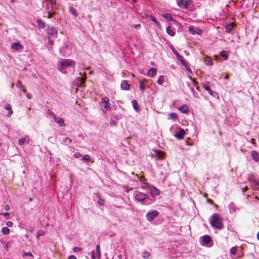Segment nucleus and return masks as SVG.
I'll return each instance as SVG.
<instances>
[{
  "label": "nucleus",
  "mask_w": 259,
  "mask_h": 259,
  "mask_svg": "<svg viewBox=\"0 0 259 259\" xmlns=\"http://www.w3.org/2000/svg\"><path fill=\"white\" fill-rule=\"evenodd\" d=\"M69 10L70 13L72 15H73V16H74L75 17L77 16V13L75 9V8H74L72 7H70L69 8Z\"/></svg>",
  "instance_id": "31"
},
{
  "label": "nucleus",
  "mask_w": 259,
  "mask_h": 259,
  "mask_svg": "<svg viewBox=\"0 0 259 259\" xmlns=\"http://www.w3.org/2000/svg\"><path fill=\"white\" fill-rule=\"evenodd\" d=\"M50 1V4L52 6V9H53L54 5L56 4V0H49Z\"/></svg>",
  "instance_id": "51"
},
{
  "label": "nucleus",
  "mask_w": 259,
  "mask_h": 259,
  "mask_svg": "<svg viewBox=\"0 0 259 259\" xmlns=\"http://www.w3.org/2000/svg\"><path fill=\"white\" fill-rule=\"evenodd\" d=\"M5 209L7 211H8L10 209V205H6L5 206Z\"/></svg>",
  "instance_id": "56"
},
{
  "label": "nucleus",
  "mask_w": 259,
  "mask_h": 259,
  "mask_svg": "<svg viewBox=\"0 0 259 259\" xmlns=\"http://www.w3.org/2000/svg\"><path fill=\"white\" fill-rule=\"evenodd\" d=\"M26 97H27V98H28L29 99H30L31 98V96L28 94H26Z\"/></svg>",
  "instance_id": "61"
},
{
  "label": "nucleus",
  "mask_w": 259,
  "mask_h": 259,
  "mask_svg": "<svg viewBox=\"0 0 259 259\" xmlns=\"http://www.w3.org/2000/svg\"><path fill=\"white\" fill-rule=\"evenodd\" d=\"M257 238L258 240H259V232L257 234Z\"/></svg>",
  "instance_id": "64"
},
{
  "label": "nucleus",
  "mask_w": 259,
  "mask_h": 259,
  "mask_svg": "<svg viewBox=\"0 0 259 259\" xmlns=\"http://www.w3.org/2000/svg\"><path fill=\"white\" fill-rule=\"evenodd\" d=\"M191 3V0H177L178 6L185 9H187Z\"/></svg>",
  "instance_id": "5"
},
{
  "label": "nucleus",
  "mask_w": 259,
  "mask_h": 259,
  "mask_svg": "<svg viewBox=\"0 0 259 259\" xmlns=\"http://www.w3.org/2000/svg\"><path fill=\"white\" fill-rule=\"evenodd\" d=\"M75 62L71 59H60L57 63L58 69L63 73L69 72L73 74L75 71Z\"/></svg>",
  "instance_id": "1"
},
{
  "label": "nucleus",
  "mask_w": 259,
  "mask_h": 259,
  "mask_svg": "<svg viewBox=\"0 0 259 259\" xmlns=\"http://www.w3.org/2000/svg\"><path fill=\"white\" fill-rule=\"evenodd\" d=\"M96 257L100 259L101 258V252H100V247L99 245H97L96 246Z\"/></svg>",
  "instance_id": "27"
},
{
  "label": "nucleus",
  "mask_w": 259,
  "mask_h": 259,
  "mask_svg": "<svg viewBox=\"0 0 259 259\" xmlns=\"http://www.w3.org/2000/svg\"><path fill=\"white\" fill-rule=\"evenodd\" d=\"M169 115L172 119L175 120L178 118L177 114L176 113H171Z\"/></svg>",
  "instance_id": "46"
},
{
  "label": "nucleus",
  "mask_w": 259,
  "mask_h": 259,
  "mask_svg": "<svg viewBox=\"0 0 259 259\" xmlns=\"http://www.w3.org/2000/svg\"><path fill=\"white\" fill-rule=\"evenodd\" d=\"M121 88L123 90H128L130 88V85L127 80H123L121 82Z\"/></svg>",
  "instance_id": "13"
},
{
  "label": "nucleus",
  "mask_w": 259,
  "mask_h": 259,
  "mask_svg": "<svg viewBox=\"0 0 259 259\" xmlns=\"http://www.w3.org/2000/svg\"><path fill=\"white\" fill-rule=\"evenodd\" d=\"M72 142L71 139L69 138H65L63 139L62 143L66 144L69 145Z\"/></svg>",
  "instance_id": "33"
},
{
  "label": "nucleus",
  "mask_w": 259,
  "mask_h": 259,
  "mask_svg": "<svg viewBox=\"0 0 259 259\" xmlns=\"http://www.w3.org/2000/svg\"><path fill=\"white\" fill-rule=\"evenodd\" d=\"M184 65H182L185 67V69L187 72V74L190 76V78L192 80V78L191 77V75L192 74V72L190 68V67L187 65V63L185 62Z\"/></svg>",
  "instance_id": "23"
},
{
  "label": "nucleus",
  "mask_w": 259,
  "mask_h": 259,
  "mask_svg": "<svg viewBox=\"0 0 259 259\" xmlns=\"http://www.w3.org/2000/svg\"><path fill=\"white\" fill-rule=\"evenodd\" d=\"M68 259H76V258L74 255H71L68 257Z\"/></svg>",
  "instance_id": "57"
},
{
  "label": "nucleus",
  "mask_w": 259,
  "mask_h": 259,
  "mask_svg": "<svg viewBox=\"0 0 259 259\" xmlns=\"http://www.w3.org/2000/svg\"><path fill=\"white\" fill-rule=\"evenodd\" d=\"M228 208L231 213H234L236 212L237 209H238L236 205L233 202H231L229 205Z\"/></svg>",
  "instance_id": "12"
},
{
  "label": "nucleus",
  "mask_w": 259,
  "mask_h": 259,
  "mask_svg": "<svg viewBox=\"0 0 259 259\" xmlns=\"http://www.w3.org/2000/svg\"><path fill=\"white\" fill-rule=\"evenodd\" d=\"M196 33L198 35H201L203 32L202 30L200 29L199 28H196Z\"/></svg>",
  "instance_id": "48"
},
{
  "label": "nucleus",
  "mask_w": 259,
  "mask_h": 259,
  "mask_svg": "<svg viewBox=\"0 0 259 259\" xmlns=\"http://www.w3.org/2000/svg\"><path fill=\"white\" fill-rule=\"evenodd\" d=\"M73 251L74 252H78L81 251V248L78 247H74L73 248Z\"/></svg>",
  "instance_id": "47"
},
{
  "label": "nucleus",
  "mask_w": 259,
  "mask_h": 259,
  "mask_svg": "<svg viewBox=\"0 0 259 259\" xmlns=\"http://www.w3.org/2000/svg\"><path fill=\"white\" fill-rule=\"evenodd\" d=\"M82 156V154L79 152H75L74 154V157L75 158H78Z\"/></svg>",
  "instance_id": "50"
},
{
  "label": "nucleus",
  "mask_w": 259,
  "mask_h": 259,
  "mask_svg": "<svg viewBox=\"0 0 259 259\" xmlns=\"http://www.w3.org/2000/svg\"><path fill=\"white\" fill-rule=\"evenodd\" d=\"M100 105L102 106V111L104 113H106L108 111L111 110V107L109 106V100L107 97H104L101 99Z\"/></svg>",
  "instance_id": "4"
},
{
  "label": "nucleus",
  "mask_w": 259,
  "mask_h": 259,
  "mask_svg": "<svg viewBox=\"0 0 259 259\" xmlns=\"http://www.w3.org/2000/svg\"><path fill=\"white\" fill-rule=\"evenodd\" d=\"M47 114L49 115L52 116L53 118H56V115L54 114V113L50 109H48L47 110Z\"/></svg>",
  "instance_id": "44"
},
{
  "label": "nucleus",
  "mask_w": 259,
  "mask_h": 259,
  "mask_svg": "<svg viewBox=\"0 0 259 259\" xmlns=\"http://www.w3.org/2000/svg\"><path fill=\"white\" fill-rule=\"evenodd\" d=\"M179 110L182 113L186 114L188 112L189 108L186 104H184L180 108Z\"/></svg>",
  "instance_id": "22"
},
{
  "label": "nucleus",
  "mask_w": 259,
  "mask_h": 259,
  "mask_svg": "<svg viewBox=\"0 0 259 259\" xmlns=\"http://www.w3.org/2000/svg\"><path fill=\"white\" fill-rule=\"evenodd\" d=\"M150 18L152 21L155 23L157 26H160V23L156 20V19L153 16H150Z\"/></svg>",
  "instance_id": "43"
},
{
  "label": "nucleus",
  "mask_w": 259,
  "mask_h": 259,
  "mask_svg": "<svg viewBox=\"0 0 259 259\" xmlns=\"http://www.w3.org/2000/svg\"><path fill=\"white\" fill-rule=\"evenodd\" d=\"M185 134L186 133L184 130L180 128L179 131L175 134V136L179 139H183L184 138Z\"/></svg>",
  "instance_id": "10"
},
{
  "label": "nucleus",
  "mask_w": 259,
  "mask_h": 259,
  "mask_svg": "<svg viewBox=\"0 0 259 259\" xmlns=\"http://www.w3.org/2000/svg\"><path fill=\"white\" fill-rule=\"evenodd\" d=\"M23 256H33L32 253L30 252H24Z\"/></svg>",
  "instance_id": "54"
},
{
  "label": "nucleus",
  "mask_w": 259,
  "mask_h": 259,
  "mask_svg": "<svg viewBox=\"0 0 259 259\" xmlns=\"http://www.w3.org/2000/svg\"><path fill=\"white\" fill-rule=\"evenodd\" d=\"M140 26H141V25H140V24H136V25H134V27L135 28H138V27H140Z\"/></svg>",
  "instance_id": "62"
},
{
  "label": "nucleus",
  "mask_w": 259,
  "mask_h": 259,
  "mask_svg": "<svg viewBox=\"0 0 259 259\" xmlns=\"http://www.w3.org/2000/svg\"><path fill=\"white\" fill-rule=\"evenodd\" d=\"M132 104L133 105L134 109L136 111H139V110H138L139 104H138L137 101L135 100H133L132 101Z\"/></svg>",
  "instance_id": "28"
},
{
  "label": "nucleus",
  "mask_w": 259,
  "mask_h": 259,
  "mask_svg": "<svg viewBox=\"0 0 259 259\" xmlns=\"http://www.w3.org/2000/svg\"><path fill=\"white\" fill-rule=\"evenodd\" d=\"M26 138L25 137L20 138L19 140L18 144L19 145L22 146L26 142Z\"/></svg>",
  "instance_id": "40"
},
{
  "label": "nucleus",
  "mask_w": 259,
  "mask_h": 259,
  "mask_svg": "<svg viewBox=\"0 0 259 259\" xmlns=\"http://www.w3.org/2000/svg\"><path fill=\"white\" fill-rule=\"evenodd\" d=\"M251 143H252V144H253L254 145H255V140L254 139H251Z\"/></svg>",
  "instance_id": "63"
},
{
  "label": "nucleus",
  "mask_w": 259,
  "mask_h": 259,
  "mask_svg": "<svg viewBox=\"0 0 259 259\" xmlns=\"http://www.w3.org/2000/svg\"><path fill=\"white\" fill-rule=\"evenodd\" d=\"M0 214L4 215L7 219H9L10 215V213L8 212L1 213Z\"/></svg>",
  "instance_id": "52"
},
{
  "label": "nucleus",
  "mask_w": 259,
  "mask_h": 259,
  "mask_svg": "<svg viewBox=\"0 0 259 259\" xmlns=\"http://www.w3.org/2000/svg\"><path fill=\"white\" fill-rule=\"evenodd\" d=\"M91 253L92 259H96V254L95 253V251L94 250H93L91 251Z\"/></svg>",
  "instance_id": "49"
},
{
  "label": "nucleus",
  "mask_w": 259,
  "mask_h": 259,
  "mask_svg": "<svg viewBox=\"0 0 259 259\" xmlns=\"http://www.w3.org/2000/svg\"><path fill=\"white\" fill-rule=\"evenodd\" d=\"M87 77L85 76L78 77L76 79V84L79 87H81L85 82Z\"/></svg>",
  "instance_id": "9"
},
{
  "label": "nucleus",
  "mask_w": 259,
  "mask_h": 259,
  "mask_svg": "<svg viewBox=\"0 0 259 259\" xmlns=\"http://www.w3.org/2000/svg\"><path fill=\"white\" fill-rule=\"evenodd\" d=\"M207 202H208L210 204H213V201L210 199H208L207 200Z\"/></svg>",
  "instance_id": "59"
},
{
  "label": "nucleus",
  "mask_w": 259,
  "mask_h": 259,
  "mask_svg": "<svg viewBox=\"0 0 259 259\" xmlns=\"http://www.w3.org/2000/svg\"><path fill=\"white\" fill-rule=\"evenodd\" d=\"M204 62L206 65H211L212 64V60L211 59V58H210L209 57H206L204 59Z\"/></svg>",
  "instance_id": "36"
},
{
  "label": "nucleus",
  "mask_w": 259,
  "mask_h": 259,
  "mask_svg": "<svg viewBox=\"0 0 259 259\" xmlns=\"http://www.w3.org/2000/svg\"><path fill=\"white\" fill-rule=\"evenodd\" d=\"M149 80L146 79H143L142 80H139V88L142 92H144L146 88V85L148 84Z\"/></svg>",
  "instance_id": "8"
},
{
  "label": "nucleus",
  "mask_w": 259,
  "mask_h": 259,
  "mask_svg": "<svg viewBox=\"0 0 259 259\" xmlns=\"http://www.w3.org/2000/svg\"><path fill=\"white\" fill-rule=\"evenodd\" d=\"M82 160L86 162H89L91 161V158L88 155H84L82 157Z\"/></svg>",
  "instance_id": "42"
},
{
  "label": "nucleus",
  "mask_w": 259,
  "mask_h": 259,
  "mask_svg": "<svg viewBox=\"0 0 259 259\" xmlns=\"http://www.w3.org/2000/svg\"><path fill=\"white\" fill-rule=\"evenodd\" d=\"M135 198L137 201L141 202L144 205H149L152 203V201L149 199L148 194L139 191L135 192Z\"/></svg>",
  "instance_id": "3"
},
{
  "label": "nucleus",
  "mask_w": 259,
  "mask_h": 259,
  "mask_svg": "<svg viewBox=\"0 0 259 259\" xmlns=\"http://www.w3.org/2000/svg\"><path fill=\"white\" fill-rule=\"evenodd\" d=\"M126 2H128L130 0H125ZM132 1V3H136L137 2L138 0H131Z\"/></svg>",
  "instance_id": "60"
},
{
  "label": "nucleus",
  "mask_w": 259,
  "mask_h": 259,
  "mask_svg": "<svg viewBox=\"0 0 259 259\" xmlns=\"http://www.w3.org/2000/svg\"><path fill=\"white\" fill-rule=\"evenodd\" d=\"M16 85L17 88L20 89L24 93H26V90L25 89L24 85L22 84V83L21 81L18 80L16 83Z\"/></svg>",
  "instance_id": "20"
},
{
  "label": "nucleus",
  "mask_w": 259,
  "mask_h": 259,
  "mask_svg": "<svg viewBox=\"0 0 259 259\" xmlns=\"http://www.w3.org/2000/svg\"><path fill=\"white\" fill-rule=\"evenodd\" d=\"M221 56L224 58L225 60H226L228 58V54L226 51H223L221 52Z\"/></svg>",
  "instance_id": "41"
},
{
  "label": "nucleus",
  "mask_w": 259,
  "mask_h": 259,
  "mask_svg": "<svg viewBox=\"0 0 259 259\" xmlns=\"http://www.w3.org/2000/svg\"><path fill=\"white\" fill-rule=\"evenodd\" d=\"M45 234L46 232L44 230H39L37 231V238H39L40 236H44L45 235Z\"/></svg>",
  "instance_id": "39"
},
{
  "label": "nucleus",
  "mask_w": 259,
  "mask_h": 259,
  "mask_svg": "<svg viewBox=\"0 0 259 259\" xmlns=\"http://www.w3.org/2000/svg\"><path fill=\"white\" fill-rule=\"evenodd\" d=\"M203 87L204 89L206 91H207L210 95H211L213 97H215L214 94H217V93L213 92L211 89H210V88L209 87L206 86L205 85H203Z\"/></svg>",
  "instance_id": "24"
},
{
  "label": "nucleus",
  "mask_w": 259,
  "mask_h": 259,
  "mask_svg": "<svg viewBox=\"0 0 259 259\" xmlns=\"http://www.w3.org/2000/svg\"><path fill=\"white\" fill-rule=\"evenodd\" d=\"M251 156L252 159L257 162L259 160V153L257 152L256 151H252L251 152Z\"/></svg>",
  "instance_id": "18"
},
{
  "label": "nucleus",
  "mask_w": 259,
  "mask_h": 259,
  "mask_svg": "<svg viewBox=\"0 0 259 259\" xmlns=\"http://www.w3.org/2000/svg\"><path fill=\"white\" fill-rule=\"evenodd\" d=\"M150 253L148 251H144L142 253V257L145 259H148L150 256Z\"/></svg>",
  "instance_id": "37"
},
{
  "label": "nucleus",
  "mask_w": 259,
  "mask_h": 259,
  "mask_svg": "<svg viewBox=\"0 0 259 259\" xmlns=\"http://www.w3.org/2000/svg\"><path fill=\"white\" fill-rule=\"evenodd\" d=\"M173 53L176 56L177 59L181 62L182 65H184V64L186 62L184 60L183 56L180 55V54L176 51H173Z\"/></svg>",
  "instance_id": "17"
},
{
  "label": "nucleus",
  "mask_w": 259,
  "mask_h": 259,
  "mask_svg": "<svg viewBox=\"0 0 259 259\" xmlns=\"http://www.w3.org/2000/svg\"><path fill=\"white\" fill-rule=\"evenodd\" d=\"M5 109L9 111L8 116L10 117L13 113L11 105L10 104H7V105L5 107Z\"/></svg>",
  "instance_id": "26"
},
{
  "label": "nucleus",
  "mask_w": 259,
  "mask_h": 259,
  "mask_svg": "<svg viewBox=\"0 0 259 259\" xmlns=\"http://www.w3.org/2000/svg\"><path fill=\"white\" fill-rule=\"evenodd\" d=\"M11 48L14 50L19 51L22 49L23 47L19 42H17L12 44Z\"/></svg>",
  "instance_id": "11"
},
{
  "label": "nucleus",
  "mask_w": 259,
  "mask_h": 259,
  "mask_svg": "<svg viewBox=\"0 0 259 259\" xmlns=\"http://www.w3.org/2000/svg\"><path fill=\"white\" fill-rule=\"evenodd\" d=\"M53 17V14L51 12L48 13V18L50 19Z\"/></svg>",
  "instance_id": "58"
},
{
  "label": "nucleus",
  "mask_w": 259,
  "mask_h": 259,
  "mask_svg": "<svg viewBox=\"0 0 259 259\" xmlns=\"http://www.w3.org/2000/svg\"><path fill=\"white\" fill-rule=\"evenodd\" d=\"M147 187H148L147 189L149 190L151 195L153 197L158 196L160 194V190H158V189H157L156 187H155L154 186H148Z\"/></svg>",
  "instance_id": "7"
},
{
  "label": "nucleus",
  "mask_w": 259,
  "mask_h": 259,
  "mask_svg": "<svg viewBox=\"0 0 259 259\" xmlns=\"http://www.w3.org/2000/svg\"><path fill=\"white\" fill-rule=\"evenodd\" d=\"M162 16L163 18H164V19H165L167 20H170L172 19V17H171V15L168 13L163 14L162 15Z\"/></svg>",
  "instance_id": "34"
},
{
  "label": "nucleus",
  "mask_w": 259,
  "mask_h": 259,
  "mask_svg": "<svg viewBox=\"0 0 259 259\" xmlns=\"http://www.w3.org/2000/svg\"><path fill=\"white\" fill-rule=\"evenodd\" d=\"M164 82V77L162 75H160L157 80V82L159 85H162Z\"/></svg>",
  "instance_id": "32"
},
{
  "label": "nucleus",
  "mask_w": 259,
  "mask_h": 259,
  "mask_svg": "<svg viewBox=\"0 0 259 259\" xmlns=\"http://www.w3.org/2000/svg\"><path fill=\"white\" fill-rule=\"evenodd\" d=\"M13 223L11 221H8L7 222L6 225L8 227H11L13 226Z\"/></svg>",
  "instance_id": "53"
},
{
  "label": "nucleus",
  "mask_w": 259,
  "mask_h": 259,
  "mask_svg": "<svg viewBox=\"0 0 259 259\" xmlns=\"http://www.w3.org/2000/svg\"><path fill=\"white\" fill-rule=\"evenodd\" d=\"M47 33L49 35H56L57 34V31L54 27H51L47 29Z\"/></svg>",
  "instance_id": "19"
},
{
  "label": "nucleus",
  "mask_w": 259,
  "mask_h": 259,
  "mask_svg": "<svg viewBox=\"0 0 259 259\" xmlns=\"http://www.w3.org/2000/svg\"><path fill=\"white\" fill-rule=\"evenodd\" d=\"M233 24L232 23L228 24L226 26V31L228 33L230 32L233 30Z\"/></svg>",
  "instance_id": "29"
},
{
  "label": "nucleus",
  "mask_w": 259,
  "mask_h": 259,
  "mask_svg": "<svg viewBox=\"0 0 259 259\" xmlns=\"http://www.w3.org/2000/svg\"><path fill=\"white\" fill-rule=\"evenodd\" d=\"M48 43L50 45H53L54 44L53 40H51L50 37L48 38Z\"/></svg>",
  "instance_id": "55"
},
{
  "label": "nucleus",
  "mask_w": 259,
  "mask_h": 259,
  "mask_svg": "<svg viewBox=\"0 0 259 259\" xmlns=\"http://www.w3.org/2000/svg\"><path fill=\"white\" fill-rule=\"evenodd\" d=\"M222 220V218L220 214L214 213L210 218V223L212 227L221 229L223 228Z\"/></svg>",
  "instance_id": "2"
},
{
  "label": "nucleus",
  "mask_w": 259,
  "mask_h": 259,
  "mask_svg": "<svg viewBox=\"0 0 259 259\" xmlns=\"http://www.w3.org/2000/svg\"><path fill=\"white\" fill-rule=\"evenodd\" d=\"M2 232L5 235H8L10 233V229L7 227H4L2 229Z\"/></svg>",
  "instance_id": "30"
},
{
  "label": "nucleus",
  "mask_w": 259,
  "mask_h": 259,
  "mask_svg": "<svg viewBox=\"0 0 259 259\" xmlns=\"http://www.w3.org/2000/svg\"><path fill=\"white\" fill-rule=\"evenodd\" d=\"M196 28L193 26H190L189 27V31L192 34H195L196 33Z\"/></svg>",
  "instance_id": "35"
},
{
  "label": "nucleus",
  "mask_w": 259,
  "mask_h": 259,
  "mask_svg": "<svg viewBox=\"0 0 259 259\" xmlns=\"http://www.w3.org/2000/svg\"><path fill=\"white\" fill-rule=\"evenodd\" d=\"M152 156L153 157H155L157 160H161L163 159L164 156V153L160 152L157 151L156 152L155 155H152Z\"/></svg>",
  "instance_id": "16"
},
{
  "label": "nucleus",
  "mask_w": 259,
  "mask_h": 259,
  "mask_svg": "<svg viewBox=\"0 0 259 259\" xmlns=\"http://www.w3.org/2000/svg\"><path fill=\"white\" fill-rule=\"evenodd\" d=\"M237 248L235 246L234 247H232L231 249H230V253L231 254H233V255H235L237 253Z\"/></svg>",
  "instance_id": "45"
},
{
  "label": "nucleus",
  "mask_w": 259,
  "mask_h": 259,
  "mask_svg": "<svg viewBox=\"0 0 259 259\" xmlns=\"http://www.w3.org/2000/svg\"><path fill=\"white\" fill-rule=\"evenodd\" d=\"M37 22V24H38V26L40 28H45V23L44 22H42L41 20H38Z\"/></svg>",
  "instance_id": "38"
},
{
  "label": "nucleus",
  "mask_w": 259,
  "mask_h": 259,
  "mask_svg": "<svg viewBox=\"0 0 259 259\" xmlns=\"http://www.w3.org/2000/svg\"><path fill=\"white\" fill-rule=\"evenodd\" d=\"M167 33L171 36H174L175 35V32L173 29L171 28L170 26H168L166 28Z\"/></svg>",
  "instance_id": "25"
},
{
  "label": "nucleus",
  "mask_w": 259,
  "mask_h": 259,
  "mask_svg": "<svg viewBox=\"0 0 259 259\" xmlns=\"http://www.w3.org/2000/svg\"><path fill=\"white\" fill-rule=\"evenodd\" d=\"M211 241V237L208 235H205L202 237V241L205 244L208 245Z\"/></svg>",
  "instance_id": "15"
},
{
  "label": "nucleus",
  "mask_w": 259,
  "mask_h": 259,
  "mask_svg": "<svg viewBox=\"0 0 259 259\" xmlns=\"http://www.w3.org/2000/svg\"><path fill=\"white\" fill-rule=\"evenodd\" d=\"M159 212L157 210H154L151 212H148L146 213V219L149 222H151L159 215Z\"/></svg>",
  "instance_id": "6"
},
{
  "label": "nucleus",
  "mask_w": 259,
  "mask_h": 259,
  "mask_svg": "<svg viewBox=\"0 0 259 259\" xmlns=\"http://www.w3.org/2000/svg\"><path fill=\"white\" fill-rule=\"evenodd\" d=\"M157 73V70L154 68H150L148 72V75L150 77H154Z\"/></svg>",
  "instance_id": "21"
},
{
  "label": "nucleus",
  "mask_w": 259,
  "mask_h": 259,
  "mask_svg": "<svg viewBox=\"0 0 259 259\" xmlns=\"http://www.w3.org/2000/svg\"><path fill=\"white\" fill-rule=\"evenodd\" d=\"M53 119H54V121L55 122L58 123L60 126H65L64 120L62 118H61L60 117H57L56 116V118H53Z\"/></svg>",
  "instance_id": "14"
}]
</instances>
